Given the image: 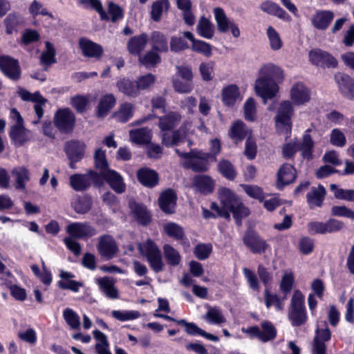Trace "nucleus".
<instances>
[{"mask_svg":"<svg viewBox=\"0 0 354 354\" xmlns=\"http://www.w3.org/2000/svg\"><path fill=\"white\" fill-rule=\"evenodd\" d=\"M45 44L46 50L41 55L40 62L41 64L48 66L56 62L55 50L50 42L46 41Z\"/></svg>","mask_w":354,"mask_h":354,"instance_id":"nucleus-52","label":"nucleus"},{"mask_svg":"<svg viewBox=\"0 0 354 354\" xmlns=\"http://www.w3.org/2000/svg\"><path fill=\"white\" fill-rule=\"evenodd\" d=\"M280 68L272 64L262 66L259 71V77L254 83L256 93L263 99L264 103H267L268 99H272L278 91V86L273 78L278 75H281Z\"/></svg>","mask_w":354,"mask_h":354,"instance_id":"nucleus-1","label":"nucleus"},{"mask_svg":"<svg viewBox=\"0 0 354 354\" xmlns=\"http://www.w3.org/2000/svg\"><path fill=\"white\" fill-rule=\"evenodd\" d=\"M288 318L292 325L297 326L304 324L307 319L304 306V297L299 290H295L292 295Z\"/></svg>","mask_w":354,"mask_h":354,"instance_id":"nucleus-5","label":"nucleus"},{"mask_svg":"<svg viewBox=\"0 0 354 354\" xmlns=\"http://www.w3.org/2000/svg\"><path fill=\"white\" fill-rule=\"evenodd\" d=\"M177 196L172 189L162 192L159 197L160 208L166 214H172L176 205Z\"/></svg>","mask_w":354,"mask_h":354,"instance_id":"nucleus-19","label":"nucleus"},{"mask_svg":"<svg viewBox=\"0 0 354 354\" xmlns=\"http://www.w3.org/2000/svg\"><path fill=\"white\" fill-rule=\"evenodd\" d=\"M218 171L227 179L233 180L236 176L234 165L227 160L222 159L218 163Z\"/></svg>","mask_w":354,"mask_h":354,"instance_id":"nucleus-46","label":"nucleus"},{"mask_svg":"<svg viewBox=\"0 0 354 354\" xmlns=\"http://www.w3.org/2000/svg\"><path fill=\"white\" fill-rule=\"evenodd\" d=\"M181 120V115L177 112H170L159 118L158 126L163 131H169L177 126Z\"/></svg>","mask_w":354,"mask_h":354,"instance_id":"nucleus-31","label":"nucleus"},{"mask_svg":"<svg viewBox=\"0 0 354 354\" xmlns=\"http://www.w3.org/2000/svg\"><path fill=\"white\" fill-rule=\"evenodd\" d=\"M219 198L223 207L227 209L229 212H232L238 222H240L243 217L249 214V209L230 189L224 187L220 189Z\"/></svg>","mask_w":354,"mask_h":354,"instance_id":"nucleus-3","label":"nucleus"},{"mask_svg":"<svg viewBox=\"0 0 354 354\" xmlns=\"http://www.w3.org/2000/svg\"><path fill=\"white\" fill-rule=\"evenodd\" d=\"M85 145L77 140H70L64 145V150L69 160L80 161L84 156Z\"/></svg>","mask_w":354,"mask_h":354,"instance_id":"nucleus-21","label":"nucleus"},{"mask_svg":"<svg viewBox=\"0 0 354 354\" xmlns=\"http://www.w3.org/2000/svg\"><path fill=\"white\" fill-rule=\"evenodd\" d=\"M251 134L250 130L246 127L243 122L237 120L230 127V135L235 142H238Z\"/></svg>","mask_w":354,"mask_h":354,"instance_id":"nucleus-29","label":"nucleus"},{"mask_svg":"<svg viewBox=\"0 0 354 354\" xmlns=\"http://www.w3.org/2000/svg\"><path fill=\"white\" fill-rule=\"evenodd\" d=\"M108 15L109 20L115 23L124 17V10L118 4L110 1L108 3Z\"/></svg>","mask_w":354,"mask_h":354,"instance_id":"nucleus-57","label":"nucleus"},{"mask_svg":"<svg viewBox=\"0 0 354 354\" xmlns=\"http://www.w3.org/2000/svg\"><path fill=\"white\" fill-rule=\"evenodd\" d=\"M54 122L56 127L61 132L67 133L73 131L75 118L70 109H59L55 113Z\"/></svg>","mask_w":354,"mask_h":354,"instance_id":"nucleus-8","label":"nucleus"},{"mask_svg":"<svg viewBox=\"0 0 354 354\" xmlns=\"http://www.w3.org/2000/svg\"><path fill=\"white\" fill-rule=\"evenodd\" d=\"M204 319L211 324H221L226 322V319L218 307L207 306V311L204 315Z\"/></svg>","mask_w":354,"mask_h":354,"instance_id":"nucleus-38","label":"nucleus"},{"mask_svg":"<svg viewBox=\"0 0 354 354\" xmlns=\"http://www.w3.org/2000/svg\"><path fill=\"white\" fill-rule=\"evenodd\" d=\"M80 46L84 55L86 57H98L103 52L100 45L86 39H80Z\"/></svg>","mask_w":354,"mask_h":354,"instance_id":"nucleus-30","label":"nucleus"},{"mask_svg":"<svg viewBox=\"0 0 354 354\" xmlns=\"http://www.w3.org/2000/svg\"><path fill=\"white\" fill-rule=\"evenodd\" d=\"M244 244L254 254L264 252L268 248L265 240L253 231L247 232L243 239Z\"/></svg>","mask_w":354,"mask_h":354,"instance_id":"nucleus-12","label":"nucleus"},{"mask_svg":"<svg viewBox=\"0 0 354 354\" xmlns=\"http://www.w3.org/2000/svg\"><path fill=\"white\" fill-rule=\"evenodd\" d=\"M100 185V177L96 171L91 170L85 174H75L70 177V185L75 191H84L91 185Z\"/></svg>","mask_w":354,"mask_h":354,"instance_id":"nucleus-7","label":"nucleus"},{"mask_svg":"<svg viewBox=\"0 0 354 354\" xmlns=\"http://www.w3.org/2000/svg\"><path fill=\"white\" fill-rule=\"evenodd\" d=\"M94 161L95 167L100 169V176L104 171H109V163L106 158L105 151L97 149L94 153Z\"/></svg>","mask_w":354,"mask_h":354,"instance_id":"nucleus-48","label":"nucleus"},{"mask_svg":"<svg viewBox=\"0 0 354 354\" xmlns=\"http://www.w3.org/2000/svg\"><path fill=\"white\" fill-rule=\"evenodd\" d=\"M294 113L292 104L289 101L282 102L278 108L276 115V125L281 127V131L288 134L291 130V118Z\"/></svg>","mask_w":354,"mask_h":354,"instance_id":"nucleus-6","label":"nucleus"},{"mask_svg":"<svg viewBox=\"0 0 354 354\" xmlns=\"http://www.w3.org/2000/svg\"><path fill=\"white\" fill-rule=\"evenodd\" d=\"M129 205L138 221L141 224L145 225L150 222L151 217L145 206L136 203L133 200L129 201Z\"/></svg>","mask_w":354,"mask_h":354,"instance_id":"nucleus-34","label":"nucleus"},{"mask_svg":"<svg viewBox=\"0 0 354 354\" xmlns=\"http://www.w3.org/2000/svg\"><path fill=\"white\" fill-rule=\"evenodd\" d=\"M10 136L17 146H21L30 139V131L23 126H12Z\"/></svg>","mask_w":354,"mask_h":354,"instance_id":"nucleus-33","label":"nucleus"},{"mask_svg":"<svg viewBox=\"0 0 354 354\" xmlns=\"http://www.w3.org/2000/svg\"><path fill=\"white\" fill-rule=\"evenodd\" d=\"M214 181L209 176L198 175L193 179L194 187L203 194L211 193L214 189Z\"/></svg>","mask_w":354,"mask_h":354,"instance_id":"nucleus-26","label":"nucleus"},{"mask_svg":"<svg viewBox=\"0 0 354 354\" xmlns=\"http://www.w3.org/2000/svg\"><path fill=\"white\" fill-rule=\"evenodd\" d=\"M137 245L140 254L147 259L155 272L163 270L165 264L161 251L152 240L147 239L145 243H138Z\"/></svg>","mask_w":354,"mask_h":354,"instance_id":"nucleus-4","label":"nucleus"},{"mask_svg":"<svg viewBox=\"0 0 354 354\" xmlns=\"http://www.w3.org/2000/svg\"><path fill=\"white\" fill-rule=\"evenodd\" d=\"M0 70L12 80L16 81L20 78L21 68L19 62L10 56L0 55Z\"/></svg>","mask_w":354,"mask_h":354,"instance_id":"nucleus-10","label":"nucleus"},{"mask_svg":"<svg viewBox=\"0 0 354 354\" xmlns=\"http://www.w3.org/2000/svg\"><path fill=\"white\" fill-rule=\"evenodd\" d=\"M115 283L114 279L110 277H100L97 279V283L99 286L100 290L111 299L119 297L118 290L115 287Z\"/></svg>","mask_w":354,"mask_h":354,"instance_id":"nucleus-23","label":"nucleus"},{"mask_svg":"<svg viewBox=\"0 0 354 354\" xmlns=\"http://www.w3.org/2000/svg\"><path fill=\"white\" fill-rule=\"evenodd\" d=\"M169 7V0H157L151 6V18L155 21H158L160 19L163 9L168 10Z\"/></svg>","mask_w":354,"mask_h":354,"instance_id":"nucleus-50","label":"nucleus"},{"mask_svg":"<svg viewBox=\"0 0 354 354\" xmlns=\"http://www.w3.org/2000/svg\"><path fill=\"white\" fill-rule=\"evenodd\" d=\"M198 33L204 38L211 39L214 32V25L205 17H202L197 24Z\"/></svg>","mask_w":354,"mask_h":354,"instance_id":"nucleus-42","label":"nucleus"},{"mask_svg":"<svg viewBox=\"0 0 354 354\" xmlns=\"http://www.w3.org/2000/svg\"><path fill=\"white\" fill-rule=\"evenodd\" d=\"M92 206L91 198L84 197L77 200L73 205L75 211L78 214H85L88 212Z\"/></svg>","mask_w":354,"mask_h":354,"instance_id":"nucleus-60","label":"nucleus"},{"mask_svg":"<svg viewBox=\"0 0 354 354\" xmlns=\"http://www.w3.org/2000/svg\"><path fill=\"white\" fill-rule=\"evenodd\" d=\"M262 330L260 329L259 339L263 342H266L273 339L277 335L274 326L268 322H264L261 324Z\"/></svg>","mask_w":354,"mask_h":354,"instance_id":"nucleus-49","label":"nucleus"},{"mask_svg":"<svg viewBox=\"0 0 354 354\" xmlns=\"http://www.w3.org/2000/svg\"><path fill=\"white\" fill-rule=\"evenodd\" d=\"M175 151L184 160L181 163L184 168L191 169L195 172H204L209 169L210 153L197 149H191L189 152H181L178 149H176Z\"/></svg>","mask_w":354,"mask_h":354,"instance_id":"nucleus-2","label":"nucleus"},{"mask_svg":"<svg viewBox=\"0 0 354 354\" xmlns=\"http://www.w3.org/2000/svg\"><path fill=\"white\" fill-rule=\"evenodd\" d=\"M296 178L294 167L289 164L283 165L277 173V186L282 189L285 185L292 183Z\"/></svg>","mask_w":354,"mask_h":354,"instance_id":"nucleus-22","label":"nucleus"},{"mask_svg":"<svg viewBox=\"0 0 354 354\" xmlns=\"http://www.w3.org/2000/svg\"><path fill=\"white\" fill-rule=\"evenodd\" d=\"M189 127V124L185 123L178 130L172 132L175 145H178L186 139Z\"/></svg>","mask_w":354,"mask_h":354,"instance_id":"nucleus-64","label":"nucleus"},{"mask_svg":"<svg viewBox=\"0 0 354 354\" xmlns=\"http://www.w3.org/2000/svg\"><path fill=\"white\" fill-rule=\"evenodd\" d=\"M97 249L102 257L106 260L113 259L118 252V247L115 239L110 235L105 234L99 238Z\"/></svg>","mask_w":354,"mask_h":354,"instance_id":"nucleus-11","label":"nucleus"},{"mask_svg":"<svg viewBox=\"0 0 354 354\" xmlns=\"http://www.w3.org/2000/svg\"><path fill=\"white\" fill-rule=\"evenodd\" d=\"M330 188L335 192L334 195L336 198L354 201V190L338 189L335 184H331Z\"/></svg>","mask_w":354,"mask_h":354,"instance_id":"nucleus-59","label":"nucleus"},{"mask_svg":"<svg viewBox=\"0 0 354 354\" xmlns=\"http://www.w3.org/2000/svg\"><path fill=\"white\" fill-rule=\"evenodd\" d=\"M147 44V35L142 33L132 37L127 43V49L131 54L140 55Z\"/></svg>","mask_w":354,"mask_h":354,"instance_id":"nucleus-27","label":"nucleus"},{"mask_svg":"<svg viewBox=\"0 0 354 354\" xmlns=\"http://www.w3.org/2000/svg\"><path fill=\"white\" fill-rule=\"evenodd\" d=\"M334 13L330 10H319L313 16L312 24L319 30H326L334 19Z\"/></svg>","mask_w":354,"mask_h":354,"instance_id":"nucleus-24","label":"nucleus"},{"mask_svg":"<svg viewBox=\"0 0 354 354\" xmlns=\"http://www.w3.org/2000/svg\"><path fill=\"white\" fill-rule=\"evenodd\" d=\"M162 249L167 264L171 266H177L180 263L181 256L176 249L169 244L164 245Z\"/></svg>","mask_w":354,"mask_h":354,"instance_id":"nucleus-40","label":"nucleus"},{"mask_svg":"<svg viewBox=\"0 0 354 354\" xmlns=\"http://www.w3.org/2000/svg\"><path fill=\"white\" fill-rule=\"evenodd\" d=\"M326 194V189L322 185L313 187L306 195V201L310 209L322 207Z\"/></svg>","mask_w":354,"mask_h":354,"instance_id":"nucleus-20","label":"nucleus"},{"mask_svg":"<svg viewBox=\"0 0 354 354\" xmlns=\"http://www.w3.org/2000/svg\"><path fill=\"white\" fill-rule=\"evenodd\" d=\"M244 117L245 120L253 122L257 118V106L254 100L252 97L248 99L243 106Z\"/></svg>","mask_w":354,"mask_h":354,"instance_id":"nucleus-56","label":"nucleus"},{"mask_svg":"<svg viewBox=\"0 0 354 354\" xmlns=\"http://www.w3.org/2000/svg\"><path fill=\"white\" fill-rule=\"evenodd\" d=\"M331 333L328 328L316 330V335L313 340V351L314 354H326V346L325 342L330 339Z\"/></svg>","mask_w":354,"mask_h":354,"instance_id":"nucleus-18","label":"nucleus"},{"mask_svg":"<svg viewBox=\"0 0 354 354\" xmlns=\"http://www.w3.org/2000/svg\"><path fill=\"white\" fill-rule=\"evenodd\" d=\"M177 7L182 10L185 22L192 26L195 22V17L192 11V3L191 0H176Z\"/></svg>","mask_w":354,"mask_h":354,"instance_id":"nucleus-35","label":"nucleus"},{"mask_svg":"<svg viewBox=\"0 0 354 354\" xmlns=\"http://www.w3.org/2000/svg\"><path fill=\"white\" fill-rule=\"evenodd\" d=\"M151 40L153 50L159 52L167 51V41L162 33L158 31L153 32L151 36Z\"/></svg>","mask_w":354,"mask_h":354,"instance_id":"nucleus-44","label":"nucleus"},{"mask_svg":"<svg viewBox=\"0 0 354 354\" xmlns=\"http://www.w3.org/2000/svg\"><path fill=\"white\" fill-rule=\"evenodd\" d=\"M64 317L72 328L76 329L80 328V322L79 317L73 310L69 308L64 310Z\"/></svg>","mask_w":354,"mask_h":354,"instance_id":"nucleus-62","label":"nucleus"},{"mask_svg":"<svg viewBox=\"0 0 354 354\" xmlns=\"http://www.w3.org/2000/svg\"><path fill=\"white\" fill-rule=\"evenodd\" d=\"M136 82L138 91L140 92V90L149 89L156 82V77L155 75L149 73L140 77Z\"/></svg>","mask_w":354,"mask_h":354,"instance_id":"nucleus-61","label":"nucleus"},{"mask_svg":"<svg viewBox=\"0 0 354 354\" xmlns=\"http://www.w3.org/2000/svg\"><path fill=\"white\" fill-rule=\"evenodd\" d=\"M214 12L218 30L221 32H227L230 29V26L233 21H231L227 19L224 10L221 8H214Z\"/></svg>","mask_w":354,"mask_h":354,"instance_id":"nucleus-43","label":"nucleus"},{"mask_svg":"<svg viewBox=\"0 0 354 354\" xmlns=\"http://www.w3.org/2000/svg\"><path fill=\"white\" fill-rule=\"evenodd\" d=\"M239 87L235 84H230L225 87L222 92V100L227 106H232L239 97Z\"/></svg>","mask_w":354,"mask_h":354,"instance_id":"nucleus-37","label":"nucleus"},{"mask_svg":"<svg viewBox=\"0 0 354 354\" xmlns=\"http://www.w3.org/2000/svg\"><path fill=\"white\" fill-rule=\"evenodd\" d=\"M68 234L76 239L91 237L96 234V230L88 223H72L66 229Z\"/></svg>","mask_w":354,"mask_h":354,"instance_id":"nucleus-13","label":"nucleus"},{"mask_svg":"<svg viewBox=\"0 0 354 354\" xmlns=\"http://www.w3.org/2000/svg\"><path fill=\"white\" fill-rule=\"evenodd\" d=\"M341 93L347 98L354 100V79L344 73H337L335 76Z\"/></svg>","mask_w":354,"mask_h":354,"instance_id":"nucleus-16","label":"nucleus"},{"mask_svg":"<svg viewBox=\"0 0 354 354\" xmlns=\"http://www.w3.org/2000/svg\"><path fill=\"white\" fill-rule=\"evenodd\" d=\"M282 298H279L275 294H270L267 290L265 292V304L268 308L271 306H274L276 309L279 311L283 310V301Z\"/></svg>","mask_w":354,"mask_h":354,"instance_id":"nucleus-58","label":"nucleus"},{"mask_svg":"<svg viewBox=\"0 0 354 354\" xmlns=\"http://www.w3.org/2000/svg\"><path fill=\"white\" fill-rule=\"evenodd\" d=\"M185 331L187 333L191 335H194L196 334H198L209 340L217 342L218 341V337L214 335L208 333L205 330H202L196 324L192 322H189V324L185 328Z\"/></svg>","mask_w":354,"mask_h":354,"instance_id":"nucleus-55","label":"nucleus"},{"mask_svg":"<svg viewBox=\"0 0 354 354\" xmlns=\"http://www.w3.org/2000/svg\"><path fill=\"white\" fill-rule=\"evenodd\" d=\"M133 105L129 102H124L122 104L118 111L113 114L114 118L120 122H126L133 114Z\"/></svg>","mask_w":354,"mask_h":354,"instance_id":"nucleus-41","label":"nucleus"},{"mask_svg":"<svg viewBox=\"0 0 354 354\" xmlns=\"http://www.w3.org/2000/svg\"><path fill=\"white\" fill-rule=\"evenodd\" d=\"M309 60L313 65L322 68H335L337 59L328 52L319 48L311 50L308 54Z\"/></svg>","mask_w":354,"mask_h":354,"instance_id":"nucleus-9","label":"nucleus"},{"mask_svg":"<svg viewBox=\"0 0 354 354\" xmlns=\"http://www.w3.org/2000/svg\"><path fill=\"white\" fill-rule=\"evenodd\" d=\"M116 86L119 91L129 97H136L139 95L136 82L124 78L118 80Z\"/></svg>","mask_w":354,"mask_h":354,"instance_id":"nucleus-32","label":"nucleus"},{"mask_svg":"<svg viewBox=\"0 0 354 354\" xmlns=\"http://www.w3.org/2000/svg\"><path fill=\"white\" fill-rule=\"evenodd\" d=\"M139 182L145 187H153L158 183V174L149 168H141L137 171Z\"/></svg>","mask_w":354,"mask_h":354,"instance_id":"nucleus-25","label":"nucleus"},{"mask_svg":"<svg viewBox=\"0 0 354 354\" xmlns=\"http://www.w3.org/2000/svg\"><path fill=\"white\" fill-rule=\"evenodd\" d=\"M295 279L291 272H286L280 283V290L283 294V299H286L288 295L292 289Z\"/></svg>","mask_w":354,"mask_h":354,"instance_id":"nucleus-47","label":"nucleus"},{"mask_svg":"<svg viewBox=\"0 0 354 354\" xmlns=\"http://www.w3.org/2000/svg\"><path fill=\"white\" fill-rule=\"evenodd\" d=\"M192 49L195 52L203 54L207 57L212 55V46L209 44L201 40L196 39L194 41Z\"/></svg>","mask_w":354,"mask_h":354,"instance_id":"nucleus-63","label":"nucleus"},{"mask_svg":"<svg viewBox=\"0 0 354 354\" xmlns=\"http://www.w3.org/2000/svg\"><path fill=\"white\" fill-rule=\"evenodd\" d=\"M160 55L153 50L148 51L144 55L139 56V62L146 68L154 67L160 62Z\"/></svg>","mask_w":354,"mask_h":354,"instance_id":"nucleus-51","label":"nucleus"},{"mask_svg":"<svg viewBox=\"0 0 354 354\" xmlns=\"http://www.w3.org/2000/svg\"><path fill=\"white\" fill-rule=\"evenodd\" d=\"M167 234L178 241L183 240L185 237L183 229L175 223H169L164 226Z\"/></svg>","mask_w":354,"mask_h":354,"instance_id":"nucleus-53","label":"nucleus"},{"mask_svg":"<svg viewBox=\"0 0 354 354\" xmlns=\"http://www.w3.org/2000/svg\"><path fill=\"white\" fill-rule=\"evenodd\" d=\"M104 179L110 187L118 194H122L126 190V185L122 176L114 170L110 169L102 172Z\"/></svg>","mask_w":354,"mask_h":354,"instance_id":"nucleus-15","label":"nucleus"},{"mask_svg":"<svg viewBox=\"0 0 354 354\" xmlns=\"http://www.w3.org/2000/svg\"><path fill=\"white\" fill-rule=\"evenodd\" d=\"M15 179V187L22 191L26 190V183L30 180V173L24 166L14 167L11 171Z\"/></svg>","mask_w":354,"mask_h":354,"instance_id":"nucleus-28","label":"nucleus"},{"mask_svg":"<svg viewBox=\"0 0 354 354\" xmlns=\"http://www.w3.org/2000/svg\"><path fill=\"white\" fill-rule=\"evenodd\" d=\"M19 94L24 100H28L35 102V104L34 105V109L38 119L37 120L33 121V123L37 124L39 120L43 117L44 111L42 105L46 103V100L44 99L38 92L30 93L28 91L21 90Z\"/></svg>","mask_w":354,"mask_h":354,"instance_id":"nucleus-14","label":"nucleus"},{"mask_svg":"<svg viewBox=\"0 0 354 354\" xmlns=\"http://www.w3.org/2000/svg\"><path fill=\"white\" fill-rule=\"evenodd\" d=\"M131 141L142 145L148 143L151 139L150 130L147 128H140L129 131Z\"/></svg>","mask_w":354,"mask_h":354,"instance_id":"nucleus-39","label":"nucleus"},{"mask_svg":"<svg viewBox=\"0 0 354 354\" xmlns=\"http://www.w3.org/2000/svg\"><path fill=\"white\" fill-rule=\"evenodd\" d=\"M267 35L271 49L273 50H278L281 48L283 46V41L281 37L272 26H269L268 28Z\"/></svg>","mask_w":354,"mask_h":354,"instance_id":"nucleus-54","label":"nucleus"},{"mask_svg":"<svg viewBox=\"0 0 354 354\" xmlns=\"http://www.w3.org/2000/svg\"><path fill=\"white\" fill-rule=\"evenodd\" d=\"M290 97L296 104H304L310 100V91L303 83L297 82L293 84L290 90Z\"/></svg>","mask_w":354,"mask_h":354,"instance_id":"nucleus-17","label":"nucleus"},{"mask_svg":"<svg viewBox=\"0 0 354 354\" xmlns=\"http://www.w3.org/2000/svg\"><path fill=\"white\" fill-rule=\"evenodd\" d=\"M116 100L113 95L108 94L103 96L98 104L97 115L98 117L103 118L107 115L110 110L115 104Z\"/></svg>","mask_w":354,"mask_h":354,"instance_id":"nucleus-36","label":"nucleus"},{"mask_svg":"<svg viewBox=\"0 0 354 354\" xmlns=\"http://www.w3.org/2000/svg\"><path fill=\"white\" fill-rule=\"evenodd\" d=\"M24 23L23 18L15 12L9 14L4 20L8 34L17 32V28Z\"/></svg>","mask_w":354,"mask_h":354,"instance_id":"nucleus-45","label":"nucleus"}]
</instances>
